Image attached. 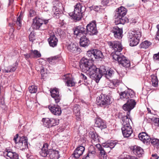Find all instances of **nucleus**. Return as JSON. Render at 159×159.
I'll return each instance as SVG.
<instances>
[{
	"mask_svg": "<svg viewBox=\"0 0 159 159\" xmlns=\"http://www.w3.org/2000/svg\"><path fill=\"white\" fill-rule=\"evenodd\" d=\"M79 66L82 71L87 72L90 77L94 80L97 83L99 82L102 77V75L99 70L100 68H97L91 61L85 58L82 59Z\"/></svg>",
	"mask_w": 159,
	"mask_h": 159,
	"instance_id": "nucleus-1",
	"label": "nucleus"
},
{
	"mask_svg": "<svg viewBox=\"0 0 159 159\" xmlns=\"http://www.w3.org/2000/svg\"><path fill=\"white\" fill-rule=\"evenodd\" d=\"M136 104V103L134 100H130L123 105V109L127 112V115L122 117V125H130L129 122L131 121L130 118V111L134 108Z\"/></svg>",
	"mask_w": 159,
	"mask_h": 159,
	"instance_id": "nucleus-2",
	"label": "nucleus"
},
{
	"mask_svg": "<svg viewBox=\"0 0 159 159\" xmlns=\"http://www.w3.org/2000/svg\"><path fill=\"white\" fill-rule=\"evenodd\" d=\"M127 12V9L123 6H121L116 9L114 15L116 24L123 25L127 21V18L125 17Z\"/></svg>",
	"mask_w": 159,
	"mask_h": 159,
	"instance_id": "nucleus-3",
	"label": "nucleus"
},
{
	"mask_svg": "<svg viewBox=\"0 0 159 159\" xmlns=\"http://www.w3.org/2000/svg\"><path fill=\"white\" fill-rule=\"evenodd\" d=\"M141 34V32L138 30L131 31L129 33L128 38L130 46H134L139 43Z\"/></svg>",
	"mask_w": 159,
	"mask_h": 159,
	"instance_id": "nucleus-4",
	"label": "nucleus"
},
{
	"mask_svg": "<svg viewBox=\"0 0 159 159\" xmlns=\"http://www.w3.org/2000/svg\"><path fill=\"white\" fill-rule=\"evenodd\" d=\"M49 20H44L36 17L33 20V27L34 29L44 30L46 29V25L48 23Z\"/></svg>",
	"mask_w": 159,
	"mask_h": 159,
	"instance_id": "nucleus-5",
	"label": "nucleus"
},
{
	"mask_svg": "<svg viewBox=\"0 0 159 159\" xmlns=\"http://www.w3.org/2000/svg\"><path fill=\"white\" fill-rule=\"evenodd\" d=\"M117 144V142L114 140H111L107 143H104L102 144V146L105 148L100 150V154L101 155V159H106L107 155L106 154L105 151L109 152Z\"/></svg>",
	"mask_w": 159,
	"mask_h": 159,
	"instance_id": "nucleus-6",
	"label": "nucleus"
},
{
	"mask_svg": "<svg viewBox=\"0 0 159 159\" xmlns=\"http://www.w3.org/2000/svg\"><path fill=\"white\" fill-rule=\"evenodd\" d=\"M83 7L80 3H77L75 6L73 13H70L69 15L75 20L79 21L81 20L83 17L82 10Z\"/></svg>",
	"mask_w": 159,
	"mask_h": 159,
	"instance_id": "nucleus-7",
	"label": "nucleus"
},
{
	"mask_svg": "<svg viewBox=\"0 0 159 159\" xmlns=\"http://www.w3.org/2000/svg\"><path fill=\"white\" fill-rule=\"evenodd\" d=\"M111 102V97L104 94H101L96 98V103L99 107H105Z\"/></svg>",
	"mask_w": 159,
	"mask_h": 159,
	"instance_id": "nucleus-8",
	"label": "nucleus"
},
{
	"mask_svg": "<svg viewBox=\"0 0 159 159\" xmlns=\"http://www.w3.org/2000/svg\"><path fill=\"white\" fill-rule=\"evenodd\" d=\"M119 94L120 98L124 101H127V102L130 100H134L131 98L134 95V92L131 89L121 92Z\"/></svg>",
	"mask_w": 159,
	"mask_h": 159,
	"instance_id": "nucleus-9",
	"label": "nucleus"
},
{
	"mask_svg": "<svg viewBox=\"0 0 159 159\" xmlns=\"http://www.w3.org/2000/svg\"><path fill=\"white\" fill-rule=\"evenodd\" d=\"M86 32L87 34L93 35L97 34L98 31L97 30L96 22L93 21L90 23L86 26Z\"/></svg>",
	"mask_w": 159,
	"mask_h": 159,
	"instance_id": "nucleus-10",
	"label": "nucleus"
},
{
	"mask_svg": "<svg viewBox=\"0 0 159 159\" xmlns=\"http://www.w3.org/2000/svg\"><path fill=\"white\" fill-rule=\"evenodd\" d=\"M99 72L102 76H104L107 79L111 77L114 74V71L111 68H110L107 70L105 69L104 66H100Z\"/></svg>",
	"mask_w": 159,
	"mask_h": 159,
	"instance_id": "nucleus-11",
	"label": "nucleus"
},
{
	"mask_svg": "<svg viewBox=\"0 0 159 159\" xmlns=\"http://www.w3.org/2000/svg\"><path fill=\"white\" fill-rule=\"evenodd\" d=\"M86 30L83 26H77L74 29V34L78 37H81L87 34Z\"/></svg>",
	"mask_w": 159,
	"mask_h": 159,
	"instance_id": "nucleus-12",
	"label": "nucleus"
},
{
	"mask_svg": "<svg viewBox=\"0 0 159 159\" xmlns=\"http://www.w3.org/2000/svg\"><path fill=\"white\" fill-rule=\"evenodd\" d=\"M121 130L123 136L125 137L128 138L131 135L133 130L130 125H123Z\"/></svg>",
	"mask_w": 159,
	"mask_h": 159,
	"instance_id": "nucleus-13",
	"label": "nucleus"
},
{
	"mask_svg": "<svg viewBox=\"0 0 159 159\" xmlns=\"http://www.w3.org/2000/svg\"><path fill=\"white\" fill-rule=\"evenodd\" d=\"M50 93L51 97L54 99L56 103L57 104L59 102L61 99V96L59 93L58 89L57 88L51 89Z\"/></svg>",
	"mask_w": 159,
	"mask_h": 159,
	"instance_id": "nucleus-14",
	"label": "nucleus"
},
{
	"mask_svg": "<svg viewBox=\"0 0 159 159\" xmlns=\"http://www.w3.org/2000/svg\"><path fill=\"white\" fill-rule=\"evenodd\" d=\"M4 155L9 159H18V156L15 152L11 149H7L4 152Z\"/></svg>",
	"mask_w": 159,
	"mask_h": 159,
	"instance_id": "nucleus-15",
	"label": "nucleus"
},
{
	"mask_svg": "<svg viewBox=\"0 0 159 159\" xmlns=\"http://www.w3.org/2000/svg\"><path fill=\"white\" fill-rule=\"evenodd\" d=\"M108 44L111 48L114 50H122L124 49L121 44V43L118 41H114L113 42H108Z\"/></svg>",
	"mask_w": 159,
	"mask_h": 159,
	"instance_id": "nucleus-16",
	"label": "nucleus"
},
{
	"mask_svg": "<svg viewBox=\"0 0 159 159\" xmlns=\"http://www.w3.org/2000/svg\"><path fill=\"white\" fill-rule=\"evenodd\" d=\"M48 108L51 112L55 115H60L61 112L59 106L53 104H51L48 106Z\"/></svg>",
	"mask_w": 159,
	"mask_h": 159,
	"instance_id": "nucleus-17",
	"label": "nucleus"
},
{
	"mask_svg": "<svg viewBox=\"0 0 159 159\" xmlns=\"http://www.w3.org/2000/svg\"><path fill=\"white\" fill-rule=\"evenodd\" d=\"M112 32L114 34L115 38L118 39H121L122 36L123 31L122 29L119 28L117 26L113 28Z\"/></svg>",
	"mask_w": 159,
	"mask_h": 159,
	"instance_id": "nucleus-18",
	"label": "nucleus"
},
{
	"mask_svg": "<svg viewBox=\"0 0 159 159\" xmlns=\"http://www.w3.org/2000/svg\"><path fill=\"white\" fill-rule=\"evenodd\" d=\"M138 136L139 139L144 143H149L151 140L150 137L145 132L139 133Z\"/></svg>",
	"mask_w": 159,
	"mask_h": 159,
	"instance_id": "nucleus-19",
	"label": "nucleus"
},
{
	"mask_svg": "<svg viewBox=\"0 0 159 159\" xmlns=\"http://www.w3.org/2000/svg\"><path fill=\"white\" fill-rule=\"evenodd\" d=\"M48 40L50 46L52 47L56 46L58 42V39L54 34L50 35Z\"/></svg>",
	"mask_w": 159,
	"mask_h": 159,
	"instance_id": "nucleus-20",
	"label": "nucleus"
},
{
	"mask_svg": "<svg viewBox=\"0 0 159 159\" xmlns=\"http://www.w3.org/2000/svg\"><path fill=\"white\" fill-rule=\"evenodd\" d=\"M119 64L123 67H128L130 65V61L123 56L121 58H119L117 61Z\"/></svg>",
	"mask_w": 159,
	"mask_h": 159,
	"instance_id": "nucleus-21",
	"label": "nucleus"
},
{
	"mask_svg": "<svg viewBox=\"0 0 159 159\" xmlns=\"http://www.w3.org/2000/svg\"><path fill=\"white\" fill-rule=\"evenodd\" d=\"M95 125L96 127L100 128L101 129L107 128L105 122L99 117H97L95 119Z\"/></svg>",
	"mask_w": 159,
	"mask_h": 159,
	"instance_id": "nucleus-22",
	"label": "nucleus"
},
{
	"mask_svg": "<svg viewBox=\"0 0 159 159\" xmlns=\"http://www.w3.org/2000/svg\"><path fill=\"white\" fill-rule=\"evenodd\" d=\"M85 150L84 147L80 146L77 147L74 151V155L76 158H79L83 153Z\"/></svg>",
	"mask_w": 159,
	"mask_h": 159,
	"instance_id": "nucleus-23",
	"label": "nucleus"
},
{
	"mask_svg": "<svg viewBox=\"0 0 159 159\" xmlns=\"http://www.w3.org/2000/svg\"><path fill=\"white\" fill-rule=\"evenodd\" d=\"M19 145L20 148H25L28 147L27 139L25 137L22 136L20 138Z\"/></svg>",
	"mask_w": 159,
	"mask_h": 159,
	"instance_id": "nucleus-24",
	"label": "nucleus"
},
{
	"mask_svg": "<svg viewBox=\"0 0 159 159\" xmlns=\"http://www.w3.org/2000/svg\"><path fill=\"white\" fill-rule=\"evenodd\" d=\"M63 79L65 80L66 82V85L68 86L72 87L75 85V83L73 79L69 77V75H64Z\"/></svg>",
	"mask_w": 159,
	"mask_h": 159,
	"instance_id": "nucleus-25",
	"label": "nucleus"
},
{
	"mask_svg": "<svg viewBox=\"0 0 159 159\" xmlns=\"http://www.w3.org/2000/svg\"><path fill=\"white\" fill-rule=\"evenodd\" d=\"M48 145L47 143H44L41 149V151L40 152V155L43 157H48V152L49 150H48Z\"/></svg>",
	"mask_w": 159,
	"mask_h": 159,
	"instance_id": "nucleus-26",
	"label": "nucleus"
},
{
	"mask_svg": "<svg viewBox=\"0 0 159 159\" xmlns=\"http://www.w3.org/2000/svg\"><path fill=\"white\" fill-rule=\"evenodd\" d=\"M48 157L50 159H58L59 158V152L58 151L52 149H49Z\"/></svg>",
	"mask_w": 159,
	"mask_h": 159,
	"instance_id": "nucleus-27",
	"label": "nucleus"
},
{
	"mask_svg": "<svg viewBox=\"0 0 159 159\" xmlns=\"http://www.w3.org/2000/svg\"><path fill=\"white\" fill-rule=\"evenodd\" d=\"M133 151L134 153L138 157H142L143 154V151L140 147L136 146H134Z\"/></svg>",
	"mask_w": 159,
	"mask_h": 159,
	"instance_id": "nucleus-28",
	"label": "nucleus"
},
{
	"mask_svg": "<svg viewBox=\"0 0 159 159\" xmlns=\"http://www.w3.org/2000/svg\"><path fill=\"white\" fill-rule=\"evenodd\" d=\"M80 44L81 46L85 47L87 46L90 43L89 39L86 37V35L80 37Z\"/></svg>",
	"mask_w": 159,
	"mask_h": 159,
	"instance_id": "nucleus-29",
	"label": "nucleus"
},
{
	"mask_svg": "<svg viewBox=\"0 0 159 159\" xmlns=\"http://www.w3.org/2000/svg\"><path fill=\"white\" fill-rule=\"evenodd\" d=\"M59 57L58 56L52 57L48 58L47 61L50 64L54 65L58 62Z\"/></svg>",
	"mask_w": 159,
	"mask_h": 159,
	"instance_id": "nucleus-30",
	"label": "nucleus"
},
{
	"mask_svg": "<svg viewBox=\"0 0 159 159\" xmlns=\"http://www.w3.org/2000/svg\"><path fill=\"white\" fill-rule=\"evenodd\" d=\"M41 56L40 53L38 50H31L29 57L30 58H39Z\"/></svg>",
	"mask_w": 159,
	"mask_h": 159,
	"instance_id": "nucleus-31",
	"label": "nucleus"
},
{
	"mask_svg": "<svg viewBox=\"0 0 159 159\" xmlns=\"http://www.w3.org/2000/svg\"><path fill=\"white\" fill-rule=\"evenodd\" d=\"M61 12L59 11V9L56 7H54L53 8L52 15L53 16L56 18H58L59 17Z\"/></svg>",
	"mask_w": 159,
	"mask_h": 159,
	"instance_id": "nucleus-32",
	"label": "nucleus"
},
{
	"mask_svg": "<svg viewBox=\"0 0 159 159\" xmlns=\"http://www.w3.org/2000/svg\"><path fill=\"white\" fill-rule=\"evenodd\" d=\"M152 44L150 42L146 40L141 43L140 45V47L141 48L147 49Z\"/></svg>",
	"mask_w": 159,
	"mask_h": 159,
	"instance_id": "nucleus-33",
	"label": "nucleus"
},
{
	"mask_svg": "<svg viewBox=\"0 0 159 159\" xmlns=\"http://www.w3.org/2000/svg\"><path fill=\"white\" fill-rule=\"evenodd\" d=\"M112 55L113 58L115 60H118L119 58H121L122 56L121 55L120 50H114V51L112 52Z\"/></svg>",
	"mask_w": 159,
	"mask_h": 159,
	"instance_id": "nucleus-34",
	"label": "nucleus"
},
{
	"mask_svg": "<svg viewBox=\"0 0 159 159\" xmlns=\"http://www.w3.org/2000/svg\"><path fill=\"white\" fill-rule=\"evenodd\" d=\"M22 15L20 14L19 16L18 17L16 24L17 27V29L19 30L22 26Z\"/></svg>",
	"mask_w": 159,
	"mask_h": 159,
	"instance_id": "nucleus-35",
	"label": "nucleus"
},
{
	"mask_svg": "<svg viewBox=\"0 0 159 159\" xmlns=\"http://www.w3.org/2000/svg\"><path fill=\"white\" fill-rule=\"evenodd\" d=\"M42 121L43 122V125L46 127L48 128L51 127L50 123L51 120L50 118H43L42 119Z\"/></svg>",
	"mask_w": 159,
	"mask_h": 159,
	"instance_id": "nucleus-36",
	"label": "nucleus"
},
{
	"mask_svg": "<svg viewBox=\"0 0 159 159\" xmlns=\"http://www.w3.org/2000/svg\"><path fill=\"white\" fill-rule=\"evenodd\" d=\"M80 106L78 105H75L73 107V112L76 116H79L80 115Z\"/></svg>",
	"mask_w": 159,
	"mask_h": 159,
	"instance_id": "nucleus-37",
	"label": "nucleus"
},
{
	"mask_svg": "<svg viewBox=\"0 0 159 159\" xmlns=\"http://www.w3.org/2000/svg\"><path fill=\"white\" fill-rule=\"evenodd\" d=\"M94 58L95 59H98L99 58H103V55L102 52L101 51V50H94Z\"/></svg>",
	"mask_w": 159,
	"mask_h": 159,
	"instance_id": "nucleus-38",
	"label": "nucleus"
},
{
	"mask_svg": "<svg viewBox=\"0 0 159 159\" xmlns=\"http://www.w3.org/2000/svg\"><path fill=\"white\" fill-rule=\"evenodd\" d=\"M151 82L152 85L155 87L157 86L158 84V80L157 76L152 75V76Z\"/></svg>",
	"mask_w": 159,
	"mask_h": 159,
	"instance_id": "nucleus-39",
	"label": "nucleus"
},
{
	"mask_svg": "<svg viewBox=\"0 0 159 159\" xmlns=\"http://www.w3.org/2000/svg\"><path fill=\"white\" fill-rule=\"evenodd\" d=\"M90 137L94 140L96 141L98 139V135L95 132L91 131L89 133Z\"/></svg>",
	"mask_w": 159,
	"mask_h": 159,
	"instance_id": "nucleus-40",
	"label": "nucleus"
},
{
	"mask_svg": "<svg viewBox=\"0 0 159 159\" xmlns=\"http://www.w3.org/2000/svg\"><path fill=\"white\" fill-rule=\"evenodd\" d=\"M29 91L31 93H36L37 91V87L35 85H32L29 88Z\"/></svg>",
	"mask_w": 159,
	"mask_h": 159,
	"instance_id": "nucleus-41",
	"label": "nucleus"
},
{
	"mask_svg": "<svg viewBox=\"0 0 159 159\" xmlns=\"http://www.w3.org/2000/svg\"><path fill=\"white\" fill-rule=\"evenodd\" d=\"M51 123H50V126L51 127L55 126L57 125L59 123L58 121L56 119H53V118H50Z\"/></svg>",
	"mask_w": 159,
	"mask_h": 159,
	"instance_id": "nucleus-42",
	"label": "nucleus"
},
{
	"mask_svg": "<svg viewBox=\"0 0 159 159\" xmlns=\"http://www.w3.org/2000/svg\"><path fill=\"white\" fill-rule=\"evenodd\" d=\"M87 55L89 57H91L92 59L94 57V50H88L87 52Z\"/></svg>",
	"mask_w": 159,
	"mask_h": 159,
	"instance_id": "nucleus-43",
	"label": "nucleus"
},
{
	"mask_svg": "<svg viewBox=\"0 0 159 159\" xmlns=\"http://www.w3.org/2000/svg\"><path fill=\"white\" fill-rule=\"evenodd\" d=\"M16 69V67L15 66L9 67L7 68V69H5L4 70V71L6 73L11 72L14 71Z\"/></svg>",
	"mask_w": 159,
	"mask_h": 159,
	"instance_id": "nucleus-44",
	"label": "nucleus"
},
{
	"mask_svg": "<svg viewBox=\"0 0 159 159\" xmlns=\"http://www.w3.org/2000/svg\"><path fill=\"white\" fill-rule=\"evenodd\" d=\"M35 39V36L34 33V31H32L29 36V39L30 41L33 42Z\"/></svg>",
	"mask_w": 159,
	"mask_h": 159,
	"instance_id": "nucleus-45",
	"label": "nucleus"
},
{
	"mask_svg": "<svg viewBox=\"0 0 159 159\" xmlns=\"http://www.w3.org/2000/svg\"><path fill=\"white\" fill-rule=\"evenodd\" d=\"M159 139H151L150 142L155 148L156 147Z\"/></svg>",
	"mask_w": 159,
	"mask_h": 159,
	"instance_id": "nucleus-46",
	"label": "nucleus"
},
{
	"mask_svg": "<svg viewBox=\"0 0 159 159\" xmlns=\"http://www.w3.org/2000/svg\"><path fill=\"white\" fill-rule=\"evenodd\" d=\"M153 60L155 62L157 63L159 62V52L153 55Z\"/></svg>",
	"mask_w": 159,
	"mask_h": 159,
	"instance_id": "nucleus-47",
	"label": "nucleus"
},
{
	"mask_svg": "<svg viewBox=\"0 0 159 159\" xmlns=\"http://www.w3.org/2000/svg\"><path fill=\"white\" fill-rule=\"evenodd\" d=\"M102 7L101 5L94 6L91 7V8L96 11H98L101 9H102Z\"/></svg>",
	"mask_w": 159,
	"mask_h": 159,
	"instance_id": "nucleus-48",
	"label": "nucleus"
},
{
	"mask_svg": "<svg viewBox=\"0 0 159 159\" xmlns=\"http://www.w3.org/2000/svg\"><path fill=\"white\" fill-rule=\"evenodd\" d=\"M67 49L68 50H78V48L74 44L68 45L67 47Z\"/></svg>",
	"mask_w": 159,
	"mask_h": 159,
	"instance_id": "nucleus-49",
	"label": "nucleus"
},
{
	"mask_svg": "<svg viewBox=\"0 0 159 159\" xmlns=\"http://www.w3.org/2000/svg\"><path fill=\"white\" fill-rule=\"evenodd\" d=\"M29 12V16L30 17H33L36 14V12L33 9L30 10Z\"/></svg>",
	"mask_w": 159,
	"mask_h": 159,
	"instance_id": "nucleus-50",
	"label": "nucleus"
},
{
	"mask_svg": "<svg viewBox=\"0 0 159 159\" xmlns=\"http://www.w3.org/2000/svg\"><path fill=\"white\" fill-rule=\"evenodd\" d=\"M111 84H112L114 87H117L119 85V81L117 80H114L112 81Z\"/></svg>",
	"mask_w": 159,
	"mask_h": 159,
	"instance_id": "nucleus-51",
	"label": "nucleus"
},
{
	"mask_svg": "<svg viewBox=\"0 0 159 159\" xmlns=\"http://www.w3.org/2000/svg\"><path fill=\"white\" fill-rule=\"evenodd\" d=\"M123 159H138L137 157L134 156H132L128 155H126Z\"/></svg>",
	"mask_w": 159,
	"mask_h": 159,
	"instance_id": "nucleus-52",
	"label": "nucleus"
},
{
	"mask_svg": "<svg viewBox=\"0 0 159 159\" xmlns=\"http://www.w3.org/2000/svg\"><path fill=\"white\" fill-rule=\"evenodd\" d=\"M109 3V0H102L101 2L102 5L104 6H107Z\"/></svg>",
	"mask_w": 159,
	"mask_h": 159,
	"instance_id": "nucleus-53",
	"label": "nucleus"
},
{
	"mask_svg": "<svg viewBox=\"0 0 159 159\" xmlns=\"http://www.w3.org/2000/svg\"><path fill=\"white\" fill-rule=\"evenodd\" d=\"M20 140V138H18V134H17L13 138V140L16 144H19V141Z\"/></svg>",
	"mask_w": 159,
	"mask_h": 159,
	"instance_id": "nucleus-54",
	"label": "nucleus"
},
{
	"mask_svg": "<svg viewBox=\"0 0 159 159\" xmlns=\"http://www.w3.org/2000/svg\"><path fill=\"white\" fill-rule=\"evenodd\" d=\"M156 27L158 30L155 39L156 40H158L159 41V25H157Z\"/></svg>",
	"mask_w": 159,
	"mask_h": 159,
	"instance_id": "nucleus-55",
	"label": "nucleus"
},
{
	"mask_svg": "<svg viewBox=\"0 0 159 159\" xmlns=\"http://www.w3.org/2000/svg\"><path fill=\"white\" fill-rule=\"evenodd\" d=\"M80 76L85 81H87V78L84 74L83 73H81Z\"/></svg>",
	"mask_w": 159,
	"mask_h": 159,
	"instance_id": "nucleus-56",
	"label": "nucleus"
},
{
	"mask_svg": "<svg viewBox=\"0 0 159 159\" xmlns=\"http://www.w3.org/2000/svg\"><path fill=\"white\" fill-rule=\"evenodd\" d=\"M95 153V151H93L91 152H89L88 154L86 156H84L82 159H87V158L89 157V156H90V155L91 154H94Z\"/></svg>",
	"mask_w": 159,
	"mask_h": 159,
	"instance_id": "nucleus-57",
	"label": "nucleus"
},
{
	"mask_svg": "<svg viewBox=\"0 0 159 159\" xmlns=\"http://www.w3.org/2000/svg\"><path fill=\"white\" fill-rule=\"evenodd\" d=\"M96 146L99 151H100L103 149L101 145L99 144H97L96 145Z\"/></svg>",
	"mask_w": 159,
	"mask_h": 159,
	"instance_id": "nucleus-58",
	"label": "nucleus"
},
{
	"mask_svg": "<svg viewBox=\"0 0 159 159\" xmlns=\"http://www.w3.org/2000/svg\"><path fill=\"white\" fill-rule=\"evenodd\" d=\"M157 154H152V158L153 159H158L159 157H157Z\"/></svg>",
	"mask_w": 159,
	"mask_h": 159,
	"instance_id": "nucleus-59",
	"label": "nucleus"
},
{
	"mask_svg": "<svg viewBox=\"0 0 159 159\" xmlns=\"http://www.w3.org/2000/svg\"><path fill=\"white\" fill-rule=\"evenodd\" d=\"M29 54H30V53L29 54H25L24 55V56L25 57L26 59H28V58L29 57L30 58V57H29Z\"/></svg>",
	"mask_w": 159,
	"mask_h": 159,
	"instance_id": "nucleus-60",
	"label": "nucleus"
},
{
	"mask_svg": "<svg viewBox=\"0 0 159 159\" xmlns=\"http://www.w3.org/2000/svg\"><path fill=\"white\" fill-rule=\"evenodd\" d=\"M156 148H159V139L158 140V142L157 144V145Z\"/></svg>",
	"mask_w": 159,
	"mask_h": 159,
	"instance_id": "nucleus-61",
	"label": "nucleus"
},
{
	"mask_svg": "<svg viewBox=\"0 0 159 159\" xmlns=\"http://www.w3.org/2000/svg\"><path fill=\"white\" fill-rule=\"evenodd\" d=\"M157 125L159 126V119H158L157 120Z\"/></svg>",
	"mask_w": 159,
	"mask_h": 159,
	"instance_id": "nucleus-62",
	"label": "nucleus"
},
{
	"mask_svg": "<svg viewBox=\"0 0 159 159\" xmlns=\"http://www.w3.org/2000/svg\"><path fill=\"white\" fill-rule=\"evenodd\" d=\"M142 1L145 2H147L148 0H141Z\"/></svg>",
	"mask_w": 159,
	"mask_h": 159,
	"instance_id": "nucleus-63",
	"label": "nucleus"
},
{
	"mask_svg": "<svg viewBox=\"0 0 159 159\" xmlns=\"http://www.w3.org/2000/svg\"><path fill=\"white\" fill-rule=\"evenodd\" d=\"M147 109L149 112H150L151 111L150 109L149 108H147Z\"/></svg>",
	"mask_w": 159,
	"mask_h": 159,
	"instance_id": "nucleus-64",
	"label": "nucleus"
}]
</instances>
